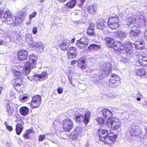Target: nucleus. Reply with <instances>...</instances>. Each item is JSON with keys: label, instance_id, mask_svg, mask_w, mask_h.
Wrapping results in <instances>:
<instances>
[{"label": "nucleus", "instance_id": "1", "mask_svg": "<svg viewBox=\"0 0 147 147\" xmlns=\"http://www.w3.org/2000/svg\"><path fill=\"white\" fill-rule=\"evenodd\" d=\"M105 40L107 45L110 48H113L114 49L117 50L119 49L120 51H124L127 56L130 58H135L136 57V55L132 49V43L128 41H126L124 43L118 41H114L112 38L106 37L105 38Z\"/></svg>", "mask_w": 147, "mask_h": 147}, {"label": "nucleus", "instance_id": "2", "mask_svg": "<svg viewBox=\"0 0 147 147\" xmlns=\"http://www.w3.org/2000/svg\"><path fill=\"white\" fill-rule=\"evenodd\" d=\"M38 57L32 54L29 56V61L26 62L21 71L22 74L23 75H28L31 71V69L35 67V64L36 61Z\"/></svg>", "mask_w": 147, "mask_h": 147}, {"label": "nucleus", "instance_id": "3", "mask_svg": "<svg viewBox=\"0 0 147 147\" xmlns=\"http://www.w3.org/2000/svg\"><path fill=\"white\" fill-rule=\"evenodd\" d=\"M73 114L75 117L76 121L78 123H84L85 125H86L89 122L90 117V113L88 112L84 115L79 113L76 111H73Z\"/></svg>", "mask_w": 147, "mask_h": 147}, {"label": "nucleus", "instance_id": "4", "mask_svg": "<svg viewBox=\"0 0 147 147\" xmlns=\"http://www.w3.org/2000/svg\"><path fill=\"white\" fill-rule=\"evenodd\" d=\"M128 131L131 137V139H133L135 137L138 136L142 132V130L135 123H133L130 124Z\"/></svg>", "mask_w": 147, "mask_h": 147}, {"label": "nucleus", "instance_id": "5", "mask_svg": "<svg viewBox=\"0 0 147 147\" xmlns=\"http://www.w3.org/2000/svg\"><path fill=\"white\" fill-rule=\"evenodd\" d=\"M111 64L109 62H104L102 64L97 67V69L100 71H103L102 73V76L104 77L107 76L109 73L111 71Z\"/></svg>", "mask_w": 147, "mask_h": 147}, {"label": "nucleus", "instance_id": "6", "mask_svg": "<svg viewBox=\"0 0 147 147\" xmlns=\"http://www.w3.org/2000/svg\"><path fill=\"white\" fill-rule=\"evenodd\" d=\"M111 76L110 80L109 81L108 80V85L110 87L116 88L120 84L119 81L120 78L115 74H112Z\"/></svg>", "mask_w": 147, "mask_h": 147}, {"label": "nucleus", "instance_id": "7", "mask_svg": "<svg viewBox=\"0 0 147 147\" xmlns=\"http://www.w3.org/2000/svg\"><path fill=\"white\" fill-rule=\"evenodd\" d=\"M11 83L14 88L18 92L22 93V78H17L13 79L11 81Z\"/></svg>", "mask_w": 147, "mask_h": 147}, {"label": "nucleus", "instance_id": "8", "mask_svg": "<svg viewBox=\"0 0 147 147\" xmlns=\"http://www.w3.org/2000/svg\"><path fill=\"white\" fill-rule=\"evenodd\" d=\"M119 20L117 17H111L109 18L108 22V26L112 29H114L119 26Z\"/></svg>", "mask_w": 147, "mask_h": 147}, {"label": "nucleus", "instance_id": "9", "mask_svg": "<svg viewBox=\"0 0 147 147\" xmlns=\"http://www.w3.org/2000/svg\"><path fill=\"white\" fill-rule=\"evenodd\" d=\"M89 39L85 36H83L77 41L76 46L80 49H84L87 47L88 44Z\"/></svg>", "mask_w": 147, "mask_h": 147}, {"label": "nucleus", "instance_id": "10", "mask_svg": "<svg viewBox=\"0 0 147 147\" xmlns=\"http://www.w3.org/2000/svg\"><path fill=\"white\" fill-rule=\"evenodd\" d=\"M73 122L69 119H65L63 122V127L65 132H69L73 127Z\"/></svg>", "mask_w": 147, "mask_h": 147}, {"label": "nucleus", "instance_id": "11", "mask_svg": "<svg viewBox=\"0 0 147 147\" xmlns=\"http://www.w3.org/2000/svg\"><path fill=\"white\" fill-rule=\"evenodd\" d=\"M41 97L39 95L34 96L32 99L31 103V106L33 108H35L38 107L41 103Z\"/></svg>", "mask_w": 147, "mask_h": 147}, {"label": "nucleus", "instance_id": "12", "mask_svg": "<svg viewBox=\"0 0 147 147\" xmlns=\"http://www.w3.org/2000/svg\"><path fill=\"white\" fill-rule=\"evenodd\" d=\"M1 18L4 21H6V22L9 21L10 23H13V21L11 20H13V15L11 14L9 10L6 11L4 12L3 14L1 15Z\"/></svg>", "mask_w": 147, "mask_h": 147}, {"label": "nucleus", "instance_id": "13", "mask_svg": "<svg viewBox=\"0 0 147 147\" xmlns=\"http://www.w3.org/2000/svg\"><path fill=\"white\" fill-rule=\"evenodd\" d=\"M138 59L136 63V65L138 66L141 65L147 66V58L145 56H142L140 55H138Z\"/></svg>", "mask_w": 147, "mask_h": 147}, {"label": "nucleus", "instance_id": "14", "mask_svg": "<svg viewBox=\"0 0 147 147\" xmlns=\"http://www.w3.org/2000/svg\"><path fill=\"white\" fill-rule=\"evenodd\" d=\"M104 75L101 76L99 75H97L96 74H94L92 75L91 77V79L93 82H94L97 85L100 86L102 83V79L105 77Z\"/></svg>", "mask_w": 147, "mask_h": 147}, {"label": "nucleus", "instance_id": "15", "mask_svg": "<svg viewBox=\"0 0 147 147\" xmlns=\"http://www.w3.org/2000/svg\"><path fill=\"white\" fill-rule=\"evenodd\" d=\"M77 55V51L74 47H71L67 51V56L69 59H74Z\"/></svg>", "mask_w": 147, "mask_h": 147}, {"label": "nucleus", "instance_id": "16", "mask_svg": "<svg viewBox=\"0 0 147 147\" xmlns=\"http://www.w3.org/2000/svg\"><path fill=\"white\" fill-rule=\"evenodd\" d=\"M121 122L119 119L116 118L115 117H113L112 118H110L109 120H107L106 121V125L107 127H112V126L117 124V122Z\"/></svg>", "mask_w": 147, "mask_h": 147}, {"label": "nucleus", "instance_id": "17", "mask_svg": "<svg viewBox=\"0 0 147 147\" xmlns=\"http://www.w3.org/2000/svg\"><path fill=\"white\" fill-rule=\"evenodd\" d=\"M31 46L34 48L35 50L38 52L40 53L43 50V44L40 42H33Z\"/></svg>", "mask_w": 147, "mask_h": 147}, {"label": "nucleus", "instance_id": "18", "mask_svg": "<svg viewBox=\"0 0 147 147\" xmlns=\"http://www.w3.org/2000/svg\"><path fill=\"white\" fill-rule=\"evenodd\" d=\"M6 111L8 116L11 115L13 112V104L7 100H5Z\"/></svg>", "mask_w": 147, "mask_h": 147}, {"label": "nucleus", "instance_id": "19", "mask_svg": "<svg viewBox=\"0 0 147 147\" xmlns=\"http://www.w3.org/2000/svg\"><path fill=\"white\" fill-rule=\"evenodd\" d=\"M18 59L20 61L26 59L28 55V52L25 50H20L18 53Z\"/></svg>", "mask_w": 147, "mask_h": 147}, {"label": "nucleus", "instance_id": "20", "mask_svg": "<svg viewBox=\"0 0 147 147\" xmlns=\"http://www.w3.org/2000/svg\"><path fill=\"white\" fill-rule=\"evenodd\" d=\"M33 80L36 81H41L47 78V74L45 72H43L40 74H36L33 76Z\"/></svg>", "mask_w": 147, "mask_h": 147}, {"label": "nucleus", "instance_id": "21", "mask_svg": "<svg viewBox=\"0 0 147 147\" xmlns=\"http://www.w3.org/2000/svg\"><path fill=\"white\" fill-rule=\"evenodd\" d=\"M100 140L102 142H104L105 144H110L111 141L113 140V138L111 136H109V137H107V136H101L99 135Z\"/></svg>", "mask_w": 147, "mask_h": 147}, {"label": "nucleus", "instance_id": "22", "mask_svg": "<svg viewBox=\"0 0 147 147\" xmlns=\"http://www.w3.org/2000/svg\"><path fill=\"white\" fill-rule=\"evenodd\" d=\"M102 112L103 115L105 118L108 119V120L112 118L111 117L113 115V113L109 109H103L102 110Z\"/></svg>", "mask_w": 147, "mask_h": 147}, {"label": "nucleus", "instance_id": "23", "mask_svg": "<svg viewBox=\"0 0 147 147\" xmlns=\"http://www.w3.org/2000/svg\"><path fill=\"white\" fill-rule=\"evenodd\" d=\"M117 35L115 37L116 39L117 38L122 40L126 38L127 36V33L123 31H118L116 33Z\"/></svg>", "mask_w": 147, "mask_h": 147}, {"label": "nucleus", "instance_id": "24", "mask_svg": "<svg viewBox=\"0 0 147 147\" xmlns=\"http://www.w3.org/2000/svg\"><path fill=\"white\" fill-rule=\"evenodd\" d=\"M29 111V109L25 106L21 107L19 110L20 113L22 116H26L28 115Z\"/></svg>", "mask_w": 147, "mask_h": 147}, {"label": "nucleus", "instance_id": "25", "mask_svg": "<svg viewBox=\"0 0 147 147\" xmlns=\"http://www.w3.org/2000/svg\"><path fill=\"white\" fill-rule=\"evenodd\" d=\"M18 16L16 17H13V19H15L16 22H17L18 24L20 23L24 19L23 13L21 12H19Z\"/></svg>", "mask_w": 147, "mask_h": 147}, {"label": "nucleus", "instance_id": "26", "mask_svg": "<svg viewBox=\"0 0 147 147\" xmlns=\"http://www.w3.org/2000/svg\"><path fill=\"white\" fill-rule=\"evenodd\" d=\"M70 43V41L69 40H64L60 46L61 49L63 51L66 50L68 47Z\"/></svg>", "mask_w": 147, "mask_h": 147}, {"label": "nucleus", "instance_id": "27", "mask_svg": "<svg viewBox=\"0 0 147 147\" xmlns=\"http://www.w3.org/2000/svg\"><path fill=\"white\" fill-rule=\"evenodd\" d=\"M125 21L126 23L125 24L131 27L130 26L135 22V18L131 16H129V17L127 18Z\"/></svg>", "mask_w": 147, "mask_h": 147}, {"label": "nucleus", "instance_id": "28", "mask_svg": "<svg viewBox=\"0 0 147 147\" xmlns=\"http://www.w3.org/2000/svg\"><path fill=\"white\" fill-rule=\"evenodd\" d=\"M97 10L96 6L91 4L89 5L88 9V11L90 13L94 15Z\"/></svg>", "mask_w": 147, "mask_h": 147}, {"label": "nucleus", "instance_id": "29", "mask_svg": "<svg viewBox=\"0 0 147 147\" xmlns=\"http://www.w3.org/2000/svg\"><path fill=\"white\" fill-rule=\"evenodd\" d=\"M135 73L136 75L142 76L145 75L146 71L142 68L136 69L135 70Z\"/></svg>", "mask_w": 147, "mask_h": 147}, {"label": "nucleus", "instance_id": "30", "mask_svg": "<svg viewBox=\"0 0 147 147\" xmlns=\"http://www.w3.org/2000/svg\"><path fill=\"white\" fill-rule=\"evenodd\" d=\"M78 66L82 70L85 69L86 67L85 65L86 63L85 60L82 58H81L78 61Z\"/></svg>", "mask_w": 147, "mask_h": 147}, {"label": "nucleus", "instance_id": "31", "mask_svg": "<svg viewBox=\"0 0 147 147\" xmlns=\"http://www.w3.org/2000/svg\"><path fill=\"white\" fill-rule=\"evenodd\" d=\"M144 43L142 41V42H138L136 44L135 43H134V45H135V48L138 50H142L143 49H144Z\"/></svg>", "mask_w": 147, "mask_h": 147}, {"label": "nucleus", "instance_id": "32", "mask_svg": "<svg viewBox=\"0 0 147 147\" xmlns=\"http://www.w3.org/2000/svg\"><path fill=\"white\" fill-rule=\"evenodd\" d=\"M25 37L27 43L30 46L31 45H32L33 42L32 40V35L30 34H26L25 35Z\"/></svg>", "mask_w": 147, "mask_h": 147}, {"label": "nucleus", "instance_id": "33", "mask_svg": "<svg viewBox=\"0 0 147 147\" xmlns=\"http://www.w3.org/2000/svg\"><path fill=\"white\" fill-rule=\"evenodd\" d=\"M73 134L75 137L78 136H81L82 134V129L80 127H78L74 129Z\"/></svg>", "mask_w": 147, "mask_h": 147}, {"label": "nucleus", "instance_id": "34", "mask_svg": "<svg viewBox=\"0 0 147 147\" xmlns=\"http://www.w3.org/2000/svg\"><path fill=\"white\" fill-rule=\"evenodd\" d=\"M23 127L21 124L18 123L17 124L16 127V134L18 135L20 134L22 131Z\"/></svg>", "mask_w": 147, "mask_h": 147}, {"label": "nucleus", "instance_id": "35", "mask_svg": "<svg viewBox=\"0 0 147 147\" xmlns=\"http://www.w3.org/2000/svg\"><path fill=\"white\" fill-rule=\"evenodd\" d=\"M117 124L115 125H113V126H112V127H107L109 129H110V130L112 129V130L113 129L114 130H121V122H119L118 121H117Z\"/></svg>", "mask_w": 147, "mask_h": 147}, {"label": "nucleus", "instance_id": "36", "mask_svg": "<svg viewBox=\"0 0 147 147\" xmlns=\"http://www.w3.org/2000/svg\"><path fill=\"white\" fill-rule=\"evenodd\" d=\"M76 3V0H70V1L67 4V6L70 8H73Z\"/></svg>", "mask_w": 147, "mask_h": 147}, {"label": "nucleus", "instance_id": "37", "mask_svg": "<svg viewBox=\"0 0 147 147\" xmlns=\"http://www.w3.org/2000/svg\"><path fill=\"white\" fill-rule=\"evenodd\" d=\"M100 46L99 45L95 44H90L89 47H88V48L89 50L92 49L96 50L100 48Z\"/></svg>", "mask_w": 147, "mask_h": 147}, {"label": "nucleus", "instance_id": "38", "mask_svg": "<svg viewBox=\"0 0 147 147\" xmlns=\"http://www.w3.org/2000/svg\"><path fill=\"white\" fill-rule=\"evenodd\" d=\"M139 34H140L139 31H130L129 35L130 36L136 38L138 36V35Z\"/></svg>", "mask_w": 147, "mask_h": 147}, {"label": "nucleus", "instance_id": "39", "mask_svg": "<svg viewBox=\"0 0 147 147\" xmlns=\"http://www.w3.org/2000/svg\"><path fill=\"white\" fill-rule=\"evenodd\" d=\"M98 131L99 134H101L103 135H105L106 136L108 135V131L106 129L100 128L98 129Z\"/></svg>", "mask_w": 147, "mask_h": 147}, {"label": "nucleus", "instance_id": "40", "mask_svg": "<svg viewBox=\"0 0 147 147\" xmlns=\"http://www.w3.org/2000/svg\"><path fill=\"white\" fill-rule=\"evenodd\" d=\"M13 71L14 72V75L15 76H17V77L18 78H22L21 75H22V73H21L20 71L15 69H13Z\"/></svg>", "mask_w": 147, "mask_h": 147}, {"label": "nucleus", "instance_id": "41", "mask_svg": "<svg viewBox=\"0 0 147 147\" xmlns=\"http://www.w3.org/2000/svg\"><path fill=\"white\" fill-rule=\"evenodd\" d=\"M94 32V30L91 29L89 31H88V29L87 33L88 35L89 36H94L95 35V33Z\"/></svg>", "mask_w": 147, "mask_h": 147}, {"label": "nucleus", "instance_id": "42", "mask_svg": "<svg viewBox=\"0 0 147 147\" xmlns=\"http://www.w3.org/2000/svg\"><path fill=\"white\" fill-rule=\"evenodd\" d=\"M37 14V13L36 11H34L30 14L29 16V20L31 21L32 19L36 16Z\"/></svg>", "mask_w": 147, "mask_h": 147}, {"label": "nucleus", "instance_id": "43", "mask_svg": "<svg viewBox=\"0 0 147 147\" xmlns=\"http://www.w3.org/2000/svg\"><path fill=\"white\" fill-rule=\"evenodd\" d=\"M5 125V126L7 130H8L9 131H11L12 129L13 128L11 126H9L8 124L7 123V122H4Z\"/></svg>", "mask_w": 147, "mask_h": 147}, {"label": "nucleus", "instance_id": "44", "mask_svg": "<svg viewBox=\"0 0 147 147\" xmlns=\"http://www.w3.org/2000/svg\"><path fill=\"white\" fill-rule=\"evenodd\" d=\"M28 98V96H24L22 97H20L19 98V100L22 102H24L27 101Z\"/></svg>", "mask_w": 147, "mask_h": 147}, {"label": "nucleus", "instance_id": "45", "mask_svg": "<svg viewBox=\"0 0 147 147\" xmlns=\"http://www.w3.org/2000/svg\"><path fill=\"white\" fill-rule=\"evenodd\" d=\"M97 121L99 123L105 124V120L102 117L99 118L97 119Z\"/></svg>", "mask_w": 147, "mask_h": 147}, {"label": "nucleus", "instance_id": "46", "mask_svg": "<svg viewBox=\"0 0 147 147\" xmlns=\"http://www.w3.org/2000/svg\"><path fill=\"white\" fill-rule=\"evenodd\" d=\"M45 138V135L41 134L39 136L38 141L39 142H41L44 140Z\"/></svg>", "mask_w": 147, "mask_h": 147}, {"label": "nucleus", "instance_id": "47", "mask_svg": "<svg viewBox=\"0 0 147 147\" xmlns=\"http://www.w3.org/2000/svg\"><path fill=\"white\" fill-rule=\"evenodd\" d=\"M96 27L97 28L99 29L100 30H102L104 27V25L101 23H98L97 24Z\"/></svg>", "mask_w": 147, "mask_h": 147}, {"label": "nucleus", "instance_id": "48", "mask_svg": "<svg viewBox=\"0 0 147 147\" xmlns=\"http://www.w3.org/2000/svg\"><path fill=\"white\" fill-rule=\"evenodd\" d=\"M23 136L25 139H29L30 138L29 134L27 133L26 132H25Z\"/></svg>", "mask_w": 147, "mask_h": 147}, {"label": "nucleus", "instance_id": "49", "mask_svg": "<svg viewBox=\"0 0 147 147\" xmlns=\"http://www.w3.org/2000/svg\"><path fill=\"white\" fill-rule=\"evenodd\" d=\"M26 132L29 134L31 133H34V131L33 130V128L32 127L30 128L29 129H27Z\"/></svg>", "mask_w": 147, "mask_h": 147}, {"label": "nucleus", "instance_id": "50", "mask_svg": "<svg viewBox=\"0 0 147 147\" xmlns=\"http://www.w3.org/2000/svg\"><path fill=\"white\" fill-rule=\"evenodd\" d=\"M88 29V31H89L90 30H94V24L92 23L90 24L89 25Z\"/></svg>", "mask_w": 147, "mask_h": 147}, {"label": "nucleus", "instance_id": "51", "mask_svg": "<svg viewBox=\"0 0 147 147\" xmlns=\"http://www.w3.org/2000/svg\"><path fill=\"white\" fill-rule=\"evenodd\" d=\"M32 32L34 34H36L37 32V28L36 27H34L32 28Z\"/></svg>", "mask_w": 147, "mask_h": 147}, {"label": "nucleus", "instance_id": "52", "mask_svg": "<svg viewBox=\"0 0 147 147\" xmlns=\"http://www.w3.org/2000/svg\"><path fill=\"white\" fill-rule=\"evenodd\" d=\"M108 97L110 98H114L115 97V95L113 93H110L108 94Z\"/></svg>", "mask_w": 147, "mask_h": 147}, {"label": "nucleus", "instance_id": "53", "mask_svg": "<svg viewBox=\"0 0 147 147\" xmlns=\"http://www.w3.org/2000/svg\"><path fill=\"white\" fill-rule=\"evenodd\" d=\"M109 136H111V137L113 138V140L114 139V138H115L117 137V136L115 135H113V134L112 133H110L109 134L108 133V135H107V137H110Z\"/></svg>", "mask_w": 147, "mask_h": 147}, {"label": "nucleus", "instance_id": "54", "mask_svg": "<svg viewBox=\"0 0 147 147\" xmlns=\"http://www.w3.org/2000/svg\"><path fill=\"white\" fill-rule=\"evenodd\" d=\"M138 28H137L135 26H132L131 28V29L130 31H139L138 30Z\"/></svg>", "mask_w": 147, "mask_h": 147}, {"label": "nucleus", "instance_id": "55", "mask_svg": "<svg viewBox=\"0 0 147 147\" xmlns=\"http://www.w3.org/2000/svg\"><path fill=\"white\" fill-rule=\"evenodd\" d=\"M57 91L59 94H61L63 92V89L61 87H59L57 89Z\"/></svg>", "mask_w": 147, "mask_h": 147}, {"label": "nucleus", "instance_id": "56", "mask_svg": "<svg viewBox=\"0 0 147 147\" xmlns=\"http://www.w3.org/2000/svg\"><path fill=\"white\" fill-rule=\"evenodd\" d=\"M80 1H81V3L78 4V6L80 7H81L82 6L85 0H80Z\"/></svg>", "mask_w": 147, "mask_h": 147}, {"label": "nucleus", "instance_id": "57", "mask_svg": "<svg viewBox=\"0 0 147 147\" xmlns=\"http://www.w3.org/2000/svg\"><path fill=\"white\" fill-rule=\"evenodd\" d=\"M122 62L123 63H126L127 61V59L126 57H123L121 60Z\"/></svg>", "mask_w": 147, "mask_h": 147}, {"label": "nucleus", "instance_id": "58", "mask_svg": "<svg viewBox=\"0 0 147 147\" xmlns=\"http://www.w3.org/2000/svg\"><path fill=\"white\" fill-rule=\"evenodd\" d=\"M144 35L145 39L147 40V29L144 32Z\"/></svg>", "mask_w": 147, "mask_h": 147}, {"label": "nucleus", "instance_id": "59", "mask_svg": "<svg viewBox=\"0 0 147 147\" xmlns=\"http://www.w3.org/2000/svg\"><path fill=\"white\" fill-rule=\"evenodd\" d=\"M80 13V11H76L74 12V14L76 16H77Z\"/></svg>", "mask_w": 147, "mask_h": 147}, {"label": "nucleus", "instance_id": "60", "mask_svg": "<svg viewBox=\"0 0 147 147\" xmlns=\"http://www.w3.org/2000/svg\"><path fill=\"white\" fill-rule=\"evenodd\" d=\"M4 13V11L3 9H0V15L3 14Z\"/></svg>", "mask_w": 147, "mask_h": 147}, {"label": "nucleus", "instance_id": "61", "mask_svg": "<svg viewBox=\"0 0 147 147\" xmlns=\"http://www.w3.org/2000/svg\"><path fill=\"white\" fill-rule=\"evenodd\" d=\"M28 79H29V80H30L31 81H32V80H33V76L32 77H28Z\"/></svg>", "mask_w": 147, "mask_h": 147}, {"label": "nucleus", "instance_id": "62", "mask_svg": "<svg viewBox=\"0 0 147 147\" xmlns=\"http://www.w3.org/2000/svg\"><path fill=\"white\" fill-rule=\"evenodd\" d=\"M145 136H146L147 137V127H146L145 129Z\"/></svg>", "mask_w": 147, "mask_h": 147}, {"label": "nucleus", "instance_id": "63", "mask_svg": "<svg viewBox=\"0 0 147 147\" xmlns=\"http://www.w3.org/2000/svg\"><path fill=\"white\" fill-rule=\"evenodd\" d=\"M4 44L3 40H0V45H3Z\"/></svg>", "mask_w": 147, "mask_h": 147}, {"label": "nucleus", "instance_id": "64", "mask_svg": "<svg viewBox=\"0 0 147 147\" xmlns=\"http://www.w3.org/2000/svg\"><path fill=\"white\" fill-rule=\"evenodd\" d=\"M75 40V38H72L71 40V43H73L74 42Z\"/></svg>", "mask_w": 147, "mask_h": 147}]
</instances>
